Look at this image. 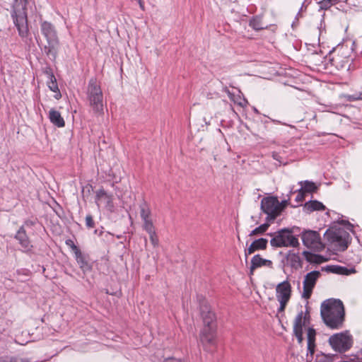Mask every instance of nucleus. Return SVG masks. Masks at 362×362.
<instances>
[{
    "label": "nucleus",
    "mask_w": 362,
    "mask_h": 362,
    "mask_svg": "<svg viewBox=\"0 0 362 362\" xmlns=\"http://www.w3.org/2000/svg\"><path fill=\"white\" fill-rule=\"evenodd\" d=\"M197 300L199 303L201 316L202 317L204 327L200 332V342L205 349L209 346H212L215 343L216 339V322L215 315L211 310V308L202 296H197Z\"/></svg>",
    "instance_id": "1"
},
{
    "label": "nucleus",
    "mask_w": 362,
    "mask_h": 362,
    "mask_svg": "<svg viewBox=\"0 0 362 362\" xmlns=\"http://www.w3.org/2000/svg\"><path fill=\"white\" fill-rule=\"evenodd\" d=\"M320 314L325 324L331 329L341 327L344 317L342 302L337 299H328L321 304Z\"/></svg>",
    "instance_id": "2"
},
{
    "label": "nucleus",
    "mask_w": 362,
    "mask_h": 362,
    "mask_svg": "<svg viewBox=\"0 0 362 362\" xmlns=\"http://www.w3.org/2000/svg\"><path fill=\"white\" fill-rule=\"evenodd\" d=\"M40 30L47 41L43 47L44 52L49 58L54 59L59 44L56 29L51 23L42 21L40 24Z\"/></svg>",
    "instance_id": "3"
},
{
    "label": "nucleus",
    "mask_w": 362,
    "mask_h": 362,
    "mask_svg": "<svg viewBox=\"0 0 362 362\" xmlns=\"http://www.w3.org/2000/svg\"><path fill=\"white\" fill-rule=\"evenodd\" d=\"M29 0H14L12 17L16 26L18 34L22 38L28 36L29 30L28 26L26 5Z\"/></svg>",
    "instance_id": "4"
},
{
    "label": "nucleus",
    "mask_w": 362,
    "mask_h": 362,
    "mask_svg": "<svg viewBox=\"0 0 362 362\" xmlns=\"http://www.w3.org/2000/svg\"><path fill=\"white\" fill-rule=\"evenodd\" d=\"M352 47L348 44H342L337 46L329 53V61L337 69H344L349 67L351 61V54Z\"/></svg>",
    "instance_id": "5"
},
{
    "label": "nucleus",
    "mask_w": 362,
    "mask_h": 362,
    "mask_svg": "<svg viewBox=\"0 0 362 362\" xmlns=\"http://www.w3.org/2000/svg\"><path fill=\"white\" fill-rule=\"evenodd\" d=\"M87 96L93 110L95 112H101L103 110V92L95 78L89 81Z\"/></svg>",
    "instance_id": "6"
},
{
    "label": "nucleus",
    "mask_w": 362,
    "mask_h": 362,
    "mask_svg": "<svg viewBox=\"0 0 362 362\" xmlns=\"http://www.w3.org/2000/svg\"><path fill=\"white\" fill-rule=\"evenodd\" d=\"M291 233L292 231L288 228H284L276 232L270 240L271 245L274 247H296L299 246L298 239Z\"/></svg>",
    "instance_id": "7"
},
{
    "label": "nucleus",
    "mask_w": 362,
    "mask_h": 362,
    "mask_svg": "<svg viewBox=\"0 0 362 362\" xmlns=\"http://www.w3.org/2000/svg\"><path fill=\"white\" fill-rule=\"evenodd\" d=\"M261 209L267 214V220H274L283 211L284 206L276 197H264L261 201Z\"/></svg>",
    "instance_id": "8"
},
{
    "label": "nucleus",
    "mask_w": 362,
    "mask_h": 362,
    "mask_svg": "<svg viewBox=\"0 0 362 362\" xmlns=\"http://www.w3.org/2000/svg\"><path fill=\"white\" fill-rule=\"evenodd\" d=\"M325 237L339 250L344 251L348 247L349 234L343 229L327 230Z\"/></svg>",
    "instance_id": "9"
},
{
    "label": "nucleus",
    "mask_w": 362,
    "mask_h": 362,
    "mask_svg": "<svg viewBox=\"0 0 362 362\" xmlns=\"http://www.w3.org/2000/svg\"><path fill=\"white\" fill-rule=\"evenodd\" d=\"M329 342L335 351L344 352L351 347L353 339L347 332H341L331 336Z\"/></svg>",
    "instance_id": "10"
},
{
    "label": "nucleus",
    "mask_w": 362,
    "mask_h": 362,
    "mask_svg": "<svg viewBox=\"0 0 362 362\" xmlns=\"http://www.w3.org/2000/svg\"><path fill=\"white\" fill-rule=\"evenodd\" d=\"M292 293L291 285L288 281L277 284L276 287V297L279 303V313H283L291 299Z\"/></svg>",
    "instance_id": "11"
},
{
    "label": "nucleus",
    "mask_w": 362,
    "mask_h": 362,
    "mask_svg": "<svg viewBox=\"0 0 362 362\" xmlns=\"http://www.w3.org/2000/svg\"><path fill=\"white\" fill-rule=\"evenodd\" d=\"M303 245L310 249L320 250L324 248L320 234L314 230H308L302 234Z\"/></svg>",
    "instance_id": "12"
},
{
    "label": "nucleus",
    "mask_w": 362,
    "mask_h": 362,
    "mask_svg": "<svg viewBox=\"0 0 362 362\" xmlns=\"http://www.w3.org/2000/svg\"><path fill=\"white\" fill-rule=\"evenodd\" d=\"M320 275L321 274L319 271H313L305 276L303 281V292L302 294L303 298L308 299L310 297L313 289Z\"/></svg>",
    "instance_id": "13"
},
{
    "label": "nucleus",
    "mask_w": 362,
    "mask_h": 362,
    "mask_svg": "<svg viewBox=\"0 0 362 362\" xmlns=\"http://www.w3.org/2000/svg\"><path fill=\"white\" fill-rule=\"evenodd\" d=\"M95 202L99 206L104 204L107 210L112 211L114 209V204L112 196L108 194L104 189H100L96 192Z\"/></svg>",
    "instance_id": "14"
},
{
    "label": "nucleus",
    "mask_w": 362,
    "mask_h": 362,
    "mask_svg": "<svg viewBox=\"0 0 362 362\" xmlns=\"http://www.w3.org/2000/svg\"><path fill=\"white\" fill-rule=\"evenodd\" d=\"M315 335L316 332L313 328H308L307 332L308 339V353L306 355V360L308 362H311L315 349Z\"/></svg>",
    "instance_id": "15"
},
{
    "label": "nucleus",
    "mask_w": 362,
    "mask_h": 362,
    "mask_svg": "<svg viewBox=\"0 0 362 362\" xmlns=\"http://www.w3.org/2000/svg\"><path fill=\"white\" fill-rule=\"evenodd\" d=\"M15 238L19 242L23 251L28 252L33 247L23 227L19 228L15 235Z\"/></svg>",
    "instance_id": "16"
},
{
    "label": "nucleus",
    "mask_w": 362,
    "mask_h": 362,
    "mask_svg": "<svg viewBox=\"0 0 362 362\" xmlns=\"http://www.w3.org/2000/svg\"><path fill=\"white\" fill-rule=\"evenodd\" d=\"M272 262L269 259H263L259 255H255L251 259V266L250 267V275L253 274L254 271L261 267H272Z\"/></svg>",
    "instance_id": "17"
},
{
    "label": "nucleus",
    "mask_w": 362,
    "mask_h": 362,
    "mask_svg": "<svg viewBox=\"0 0 362 362\" xmlns=\"http://www.w3.org/2000/svg\"><path fill=\"white\" fill-rule=\"evenodd\" d=\"M267 243V240L262 238L252 242L249 247L245 251V258L247 259L249 255L252 254L256 250L266 249Z\"/></svg>",
    "instance_id": "18"
},
{
    "label": "nucleus",
    "mask_w": 362,
    "mask_h": 362,
    "mask_svg": "<svg viewBox=\"0 0 362 362\" xmlns=\"http://www.w3.org/2000/svg\"><path fill=\"white\" fill-rule=\"evenodd\" d=\"M47 74H48L49 80L47 81V86L52 91L56 93V94L54 95V98L57 100H59V98H61L62 94L59 92L56 78L54 76L53 73L51 71H47Z\"/></svg>",
    "instance_id": "19"
},
{
    "label": "nucleus",
    "mask_w": 362,
    "mask_h": 362,
    "mask_svg": "<svg viewBox=\"0 0 362 362\" xmlns=\"http://www.w3.org/2000/svg\"><path fill=\"white\" fill-rule=\"evenodd\" d=\"M49 118L50 122L58 127H63L65 125V122L61 116L60 112L54 109L50 110Z\"/></svg>",
    "instance_id": "20"
},
{
    "label": "nucleus",
    "mask_w": 362,
    "mask_h": 362,
    "mask_svg": "<svg viewBox=\"0 0 362 362\" xmlns=\"http://www.w3.org/2000/svg\"><path fill=\"white\" fill-rule=\"evenodd\" d=\"M76 260L79 265V267L83 271H88L90 269V267L86 260V258L84 255L82 254L81 251L79 250L76 253L74 254Z\"/></svg>",
    "instance_id": "21"
},
{
    "label": "nucleus",
    "mask_w": 362,
    "mask_h": 362,
    "mask_svg": "<svg viewBox=\"0 0 362 362\" xmlns=\"http://www.w3.org/2000/svg\"><path fill=\"white\" fill-rule=\"evenodd\" d=\"M287 261L291 267L298 268L301 267V259L298 254L289 251L286 256Z\"/></svg>",
    "instance_id": "22"
},
{
    "label": "nucleus",
    "mask_w": 362,
    "mask_h": 362,
    "mask_svg": "<svg viewBox=\"0 0 362 362\" xmlns=\"http://www.w3.org/2000/svg\"><path fill=\"white\" fill-rule=\"evenodd\" d=\"M305 209L309 212L314 211H322L325 209V206L322 203L315 200L305 203Z\"/></svg>",
    "instance_id": "23"
},
{
    "label": "nucleus",
    "mask_w": 362,
    "mask_h": 362,
    "mask_svg": "<svg viewBox=\"0 0 362 362\" xmlns=\"http://www.w3.org/2000/svg\"><path fill=\"white\" fill-rule=\"evenodd\" d=\"M139 209L140 216L143 221L151 219V211L148 204L146 202L140 204Z\"/></svg>",
    "instance_id": "24"
},
{
    "label": "nucleus",
    "mask_w": 362,
    "mask_h": 362,
    "mask_svg": "<svg viewBox=\"0 0 362 362\" xmlns=\"http://www.w3.org/2000/svg\"><path fill=\"white\" fill-rule=\"evenodd\" d=\"M303 255L305 257V259L310 263L320 264L324 261L322 256L313 254L308 251H304Z\"/></svg>",
    "instance_id": "25"
},
{
    "label": "nucleus",
    "mask_w": 362,
    "mask_h": 362,
    "mask_svg": "<svg viewBox=\"0 0 362 362\" xmlns=\"http://www.w3.org/2000/svg\"><path fill=\"white\" fill-rule=\"evenodd\" d=\"M306 320V315L303 316V313H299L295 318L293 325V331L297 329H303V327Z\"/></svg>",
    "instance_id": "26"
},
{
    "label": "nucleus",
    "mask_w": 362,
    "mask_h": 362,
    "mask_svg": "<svg viewBox=\"0 0 362 362\" xmlns=\"http://www.w3.org/2000/svg\"><path fill=\"white\" fill-rule=\"evenodd\" d=\"M339 0H317L320 10H327L331 6L338 4Z\"/></svg>",
    "instance_id": "27"
},
{
    "label": "nucleus",
    "mask_w": 362,
    "mask_h": 362,
    "mask_svg": "<svg viewBox=\"0 0 362 362\" xmlns=\"http://www.w3.org/2000/svg\"><path fill=\"white\" fill-rule=\"evenodd\" d=\"M299 184L301 186L300 189H303L304 191V193L305 192H315L317 189V187L315 184L313 182L305 180V181H300Z\"/></svg>",
    "instance_id": "28"
},
{
    "label": "nucleus",
    "mask_w": 362,
    "mask_h": 362,
    "mask_svg": "<svg viewBox=\"0 0 362 362\" xmlns=\"http://www.w3.org/2000/svg\"><path fill=\"white\" fill-rule=\"evenodd\" d=\"M228 93L229 98L233 100L235 104L238 105L240 107H245L247 102L242 98L240 95H235L233 93H231L228 90H226Z\"/></svg>",
    "instance_id": "29"
},
{
    "label": "nucleus",
    "mask_w": 362,
    "mask_h": 362,
    "mask_svg": "<svg viewBox=\"0 0 362 362\" xmlns=\"http://www.w3.org/2000/svg\"><path fill=\"white\" fill-rule=\"evenodd\" d=\"M250 26L255 30H260L264 28L262 19L259 17H254L250 21Z\"/></svg>",
    "instance_id": "30"
},
{
    "label": "nucleus",
    "mask_w": 362,
    "mask_h": 362,
    "mask_svg": "<svg viewBox=\"0 0 362 362\" xmlns=\"http://www.w3.org/2000/svg\"><path fill=\"white\" fill-rule=\"evenodd\" d=\"M269 223H264L259 226V227L255 228L250 233V236H253L259 234H263L269 228Z\"/></svg>",
    "instance_id": "31"
},
{
    "label": "nucleus",
    "mask_w": 362,
    "mask_h": 362,
    "mask_svg": "<svg viewBox=\"0 0 362 362\" xmlns=\"http://www.w3.org/2000/svg\"><path fill=\"white\" fill-rule=\"evenodd\" d=\"M143 228L148 234L156 231L151 218L143 221Z\"/></svg>",
    "instance_id": "32"
},
{
    "label": "nucleus",
    "mask_w": 362,
    "mask_h": 362,
    "mask_svg": "<svg viewBox=\"0 0 362 362\" xmlns=\"http://www.w3.org/2000/svg\"><path fill=\"white\" fill-rule=\"evenodd\" d=\"M315 362H334L333 357L324 354H317Z\"/></svg>",
    "instance_id": "33"
},
{
    "label": "nucleus",
    "mask_w": 362,
    "mask_h": 362,
    "mask_svg": "<svg viewBox=\"0 0 362 362\" xmlns=\"http://www.w3.org/2000/svg\"><path fill=\"white\" fill-rule=\"evenodd\" d=\"M65 244L71 249L74 254L80 250V249L75 245L74 241L71 239H67L65 241Z\"/></svg>",
    "instance_id": "34"
},
{
    "label": "nucleus",
    "mask_w": 362,
    "mask_h": 362,
    "mask_svg": "<svg viewBox=\"0 0 362 362\" xmlns=\"http://www.w3.org/2000/svg\"><path fill=\"white\" fill-rule=\"evenodd\" d=\"M148 235L151 244L153 245V247H157L158 245V238L156 231L152 233H149Z\"/></svg>",
    "instance_id": "35"
},
{
    "label": "nucleus",
    "mask_w": 362,
    "mask_h": 362,
    "mask_svg": "<svg viewBox=\"0 0 362 362\" xmlns=\"http://www.w3.org/2000/svg\"><path fill=\"white\" fill-rule=\"evenodd\" d=\"M305 197V193L303 189H299L298 190V194L296 197V201L297 203H300L303 201Z\"/></svg>",
    "instance_id": "36"
},
{
    "label": "nucleus",
    "mask_w": 362,
    "mask_h": 362,
    "mask_svg": "<svg viewBox=\"0 0 362 362\" xmlns=\"http://www.w3.org/2000/svg\"><path fill=\"white\" fill-rule=\"evenodd\" d=\"M86 224L88 228L94 227V221L91 215H87L86 217Z\"/></svg>",
    "instance_id": "37"
},
{
    "label": "nucleus",
    "mask_w": 362,
    "mask_h": 362,
    "mask_svg": "<svg viewBox=\"0 0 362 362\" xmlns=\"http://www.w3.org/2000/svg\"><path fill=\"white\" fill-rule=\"evenodd\" d=\"M295 336L296 337L299 344H301L303 340V329H297L293 331Z\"/></svg>",
    "instance_id": "38"
},
{
    "label": "nucleus",
    "mask_w": 362,
    "mask_h": 362,
    "mask_svg": "<svg viewBox=\"0 0 362 362\" xmlns=\"http://www.w3.org/2000/svg\"><path fill=\"white\" fill-rule=\"evenodd\" d=\"M7 361L8 362H28V361L27 359H23V358L16 357V356L11 357V358L7 357Z\"/></svg>",
    "instance_id": "39"
},
{
    "label": "nucleus",
    "mask_w": 362,
    "mask_h": 362,
    "mask_svg": "<svg viewBox=\"0 0 362 362\" xmlns=\"http://www.w3.org/2000/svg\"><path fill=\"white\" fill-rule=\"evenodd\" d=\"M163 362H184V361L180 359L174 358V357H170V358L165 359Z\"/></svg>",
    "instance_id": "40"
},
{
    "label": "nucleus",
    "mask_w": 362,
    "mask_h": 362,
    "mask_svg": "<svg viewBox=\"0 0 362 362\" xmlns=\"http://www.w3.org/2000/svg\"><path fill=\"white\" fill-rule=\"evenodd\" d=\"M272 157L274 158V159L277 160H279V154H278V153H273V154H272Z\"/></svg>",
    "instance_id": "41"
},
{
    "label": "nucleus",
    "mask_w": 362,
    "mask_h": 362,
    "mask_svg": "<svg viewBox=\"0 0 362 362\" xmlns=\"http://www.w3.org/2000/svg\"><path fill=\"white\" fill-rule=\"evenodd\" d=\"M0 362H8L7 361V357L0 358Z\"/></svg>",
    "instance_id": "42"
},
{
    "label": "nucleus",
    "mask_w": 362,
    "mask_h": 362,
    "mask_svg": "<svg viewBox=\"0 0 362 362\" xmlns=\"http://www.w3.org/2000/svg\"><path fill=\"white\" fill-rule=\"evenodd\" d=\"M287 202L288 201L285 200V201H282L281 203L282 204V205L284 206V208L286 206L287 204Z\"/></svg>",
    "instance_id": "43"
},
{
    "label": "nucleus",
    "mask_w": 362,
    "mask_h": 362,
    "mask_svg": "<svg viewBox=\"0 0 362 362\" xmlns=\"http://www.w3.org/2000/svg\"><path fill=\"white\" fill-rule=\"evenodd\" d=\"M357 98L362 100V92L358 93Z\"/></svg>",
    "instance_id": "44"
},
{
    "label": "nucleus",
    "mask_w": 362,
    "mask_h": 362,
    "mask_svg": "<svg viewBox=\"0 0 362 362\" xmlns=\"http://www.w3.org/2000/svg\"><path fill=\"white\" fill-rule=\"evenodd\" d=\"M103 233H105V236H108V237H111L112 235L108 233H103V232H100V235H102Z\"/></svg>",
    "instance_id": "45"
}]
</instances>
